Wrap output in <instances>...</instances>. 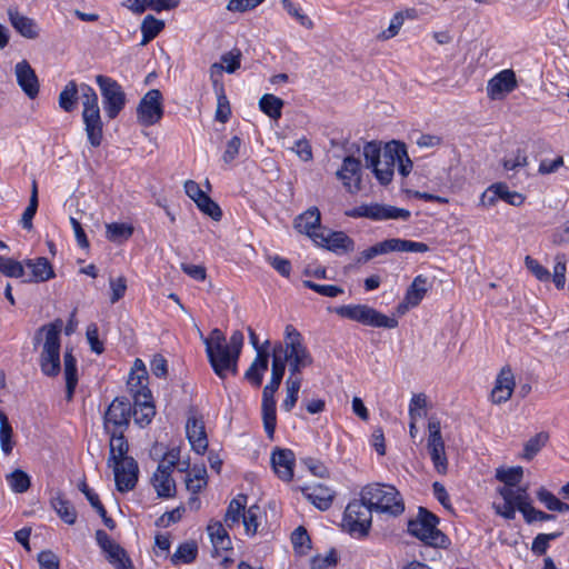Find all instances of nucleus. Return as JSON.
<instances>
[{
  "mask_svg": "<svg viewBox=\"0 0 569 569\" xmlns=\"http://www.w3.org/2000/svg\"><path fill=\"white\" fill-rule=\"evenodd\" d=\"M244 337L240 330H234L229 342L223 332L216 328L207 338H203L206 352L214 373L224 379L230 372L237 375L238 360L243 347Z\"/></svg>",
  "mask_w": 569,
  "mask_h": 569,
  "instance_id": "f257e3e1",
  "label": "nucleus"
},
{
  "mask_svg": "<svg viewBox=\"0 0 569 569\" xmlns=\"http://www.w3.org/2000/svg\"><path fill=\"white\" fill-rule=\"evenodd\" d=\"M279 360L286 368L288 365L289 375H300L310 367L313 358L303 342L301 333L292 326L284 328L283 341H278L272 348V361Z\"/></svg>",
  "mask_w": 569,
  "mask_h": 569,
  "instance_id": "f03ea898",
  "label": "nucleus"
},
{
  "mask_svg": "<svg viewBox=\"0 0 569 569\" xmlns=\"http://www.w3.org/2000/svg\"><path fill=\"white\" fill-rule=\"evenodd\" d=\"M62 325L61 319H56L53 322L39 328L34 336V343H39L44 337L40 367L41 371L49 377L57 376L60 372V332Z\"/></svg>",
  "mask_w": 569,
  "mask_h": 569,
  "instance_id": "7ed1b4c3",
  "label": "nucleus"
},
{
  "mask_svg": "<svg viewBox=\"0 0 569 569\" xmlns=\"http://www.w3.org/2000/svg\"><path fill=\"white\" fill-rule=\"evenodd\" d=\"M360 497L370 503L377 512L396 517L405 510V503L399 491L390 485H368L362 488Z\"/></svg>",
  "mask_w": 569,
  "mask_h": 569,
  "instance_id": "20e7f679",
  "label": "nucleus"
},
{
  "mask_svg": "<svg viewBox=\"0 0 569 569\" xmlns=\"http://www.w3.org/2000/svg\"><path fill=\"white\" fill-rule=\"evenodd\" d=\"M439 519L426 508L420 507L416 518L408 521V532L433 548H447L449 538L438 529Z\"/></svg>",
  "mask_w": 569,
  "mask_h": 569,
  "instance_id": "39448f33",
  "label": "nucleus"
},
{
  "mask_svg": "<svg viewBox=\"0 0 569 569\" xmlns=\"http://www.w3.org/2000/svg\"><path fill=\"white\" fill-rule=\"evenodd\" d=\"M80 90L83 106L82 120L88 140L92 147H99L102 142L103 124L100 116L98 96L88 84H81Z\"/></svg>",
  "mask_w": 569,
  "mask_h": 569,
  "instance_id": "423d86ee",
  "label": "nucleus"
},
{
  "mask_svg": "<svg viewBox=\"0 0 569 569\" xmlns=\"http://www.w3.org/2000/svg\"><path fill=\"white\" fill-rule=\"evenodd\" d=\"M284 375V367L279 360L272 361L271 379L262 390L261 413L263 428L269 439H273L277 415L274 393L278 391Z\"/></svg>",
  "mask_w": 569,
  "mask_h": 569,
  "instance_id": "0eeeda50",
  "label": "nucleus"
},
{
  "mask_svg": "<svg viewBox=\"0 0 569 569\" xmlns=\"http://www.w3.org/2000/svg\"><path fill=\"white\" fill-rule=\"evenodd\" d=\"M335 312L352 321L375 328L393 329L398 326V320L388 317L367 305H346L335 308Z\"/></svg>",
  "mask_w": 569,
  "mask_h": 569,
  "instance_id": "6e6552de",
  "label": "nucleus"
},
{
  "mask_svg": "<svg viewBox=\"0 0 569 569\" xmlns=\"http://www.w3.org/2000/svg\"><path fill=\"white\" fill-rule=\"evenodd\" d=\"M375 509L362 497L348 503L343 522L351 535L366 537L369 533Z\"/></svg>",
  "mask_w": 569,
  "mask_h": 569,
  "instance_id": "1a4fd4ad",
  "label": "nucleus"
},
{
  "mask_svg": "<svg viewBox=\"0 0 569 569\" xmlns=\"http://www.w3.org/2000/svg\"><path fill=\"white\" fill-rule=\"evenodd\" d=\"M428 250L429 247L423 242L391 238L378 242L363 250L357 261L358 263H366L377 256L387 254L390 252H427Z\"/></svg>",
  "mask_w": 569,
  "mask_h": 569,
  "instance_id": "9d476101",
  "label": "nucleus"
},
{
  "mask_svg": "<svg viewBox=\"0 0 569 569\" xmlns=\"http://www.w3.org/2000/svg\"><path fill=\"white\" fill-rule=\"evenodd\" d=\"M96 81L103 99L104 111L110 119H114L126 104V94L121 86L110 77L99 74Z\"/></svg>",
  "mask_w": 569,
  "mask_h": 569,
  "instance_id": "9b49d317",
  "label": "nucleus"
},
{
  "mask_svg": "<svg viewBox=\"0 0 569 569\" xmlns=\"http://www.w3.org/2000/svg\"><path fill=\"white\" fill-rule=\"evenodd\" d=\"M346 214L351 218H368L376 221L389 219L408 220L410 218V211L407 209L377 202L360 204L347 211Z\"/></svg>",
  "mask_w": 569,
  "mask_h": 569,
  "instance_id": "f8f14e48",
  "label": "nucleus"
},
{
  "mask_svg": "<svg viewBox=\"0 0 569 569\" xmlns=\"http://www.w3.org/2000/svg\"><path fill=\"white\" fill-rule=\"evenodd\" d=\"M131 405L124 398H116L103 416V428L108 435L124 432L129 426Z\"/></svg>",
  "mask_w": 569,
  "mask_h": 569,
  "instance_id": "ddd939ff",
  "label": "nucleus"
},
{
  "mask_svg": "<svg viewBox=\"0 0 569 569\" xmlns=\"http://www.w3.org/2000/svg\"><path fill=\"white\" fill-rule=\"evenodd\" d=\"M163 117L162 93L158 89L149 90L137 108L138 122L144 127L158 123Z\"/></svg>",
  "mask_w": 569,
  "mask_h": 569,
  "instance_id": "4468645a",
  "label": "nucleus"
},
{
  "mask_svg": "<svg viewBox=\"0 0 569 569\" xmlns=\"http://www.w3.org/2000/svg\"><path fill=\"white\" fill-rule=\"evenodd\" d=\"M96 540L106 559L114 569H134L127 551L103 530H97Z\"/></svg>",
  "mask_w": 569,
  "mask_h": 569,
  "instance_id": "2eb2a0df",
  "label": "nucleus"
},
{
  "mask_svg": "<svg viewBox=\"0 0 569 569\" xmlns=\"http://www.w3.org/2000/svg\"><path fill=\"white\" fill-rule=\"evenodd\" d=\"M363 157L367 168H371L375 177L381 184H388L393 178L395 170L381 159V147L375 141L367 142L363 147Z\"/></svg>",
  "mask_w": 569,
  "mask_h": 569,
  "instance_id": "dca6fc26",
  "label": "nucleus"
},
{
  "mask_svg": "<svg viewBox=\"0 0 569 569\" xmlns=\"http://www.w3.org/2000/svg\"><path fill=\"white\" fill-rule=\"evenodd\" d=\"M108 466L113 469L118 491L128 492L136 487L138 482L139 467L133 458L116 461Z\"/></svg>",
  "mask_w": 569,
  "mask_h": 569,
  "instance_id": "f3484780",
  "label": "nucleus"
},
{
  "mask_svg": "<svg viewBox=\"0 0 569 569\" xmlns=\"http://www.w3.org/2000/svg\"><path fill=\"white\" fill-rule=\"evenodd\" d=\"M381 159L395 170L396 166L401 176L407 177L412 170V161L408 157L406 146L398 141H390L381 149Z\"/></svg>",
  "mask_w": 569,
  "mask_h": 569,
  "instance_id": "a211bd4d",
  "label": "nucleus"
},
{
  "mask_svg": "<svg viewBox=\"0 0 569 569\" xmlns=\"http://www.w3.org/2000/svg\"><path fill=\"white\" fill-rule=\"evenodd\" d=\"M336 177L342 182L349 193H357L361 190V162L359 159L348 156L342 160Z\"/></svg>",
  "mask_w": 569,
  "mask_h": 569,
  "instance_id": "6ab92c4d",
  "label": "nucleus"
},
{
  "mask_svg": "<svg viewBox=\"0 0 569 569\" xmlns=\"http://www.w3.org/2000/svg\"><path fill=\"white\" fill-rule=\"evenodd\" d=\"M516 73L511 69H505L488 81L487 94L491 100L502 99L517 88Z\"/></svg>",
  "mask_w": 569,
  "mask_h": 569,
  "instance_id": "aec40b11",
  "label": "nucleus"
},
{
  "mask_svg": "<svg viewBox=\"0 0 569 569\" xmlns=\"http://www.w3.org/2000/svg\"><path fill=\"white\" fill-rule=\"evenodd\" d=\"M515 387L516 380L511 368L508 366L501 368V370L497 375L495 386L491 390V401L495 405H501L507 402L511 398Z\"/></svg>",
  "mask_w": 569,
  "mask_h": 569,
  "instance_id": "412c9836",
  "label": "nucleus"
},
{
  "mask_svg": "<svg viewBox=\"0 0 569 569\" xmlns=\"http://www.w3.org/2000/svg\"><path fill=\"white\" fill-rule=\"evenodd\" d=\"M17 82L26 96L34 99L39 94L40 83L36 71L27 60L18 62L14 67Z\"/></svg>",
  "mask_w": 569,
  "mask_h": 569,
  "instance_id": "4be33fe9",
  "label": "nucleus"
},
{
  "mask_svg": "<svg viewBox=\"0 0 569 569\" xmlns=\"http://www.w3.org/2000/svg\"><path fill=\"white\" fill-rule=\"evenodd\" d=\"M23 264L24 270H28L23 277V282L39 283L48 281L54 277L53 268L44 257L27 259L23 261Z\"/></svg>",
  "mask_w": 569,
  "mask_h": 569,
  "instance_id": "5701e85b",
  "label": "nucleus"
},
{
  "mask_svg": "<svg viewBox=\"0 0 569 569\" xmlns=\"http://www.w3.org/2000/svg\"><path fill=\"white\" fill-rule=\"evenodd\" d=\"M315 242L332 252L347 253L355 250V241L342 231H329L316 236Z\"/></svg>",
  "mask_w": 569,
  "mask_h": 569,
  "instance_id": "b1692460",
  "label": "nucleus"
},
{
  "mask_svg": "<svg viewBox=\"0 0 569 569\" xmlns=\"http://www.w3.org/2000/svg\"><path fill=\"white\" fill-rule=\"evenodd\" d=\"M271 465L280 479L283 481L292 479L295 455L290 449H276L271 455Z\"/></svg>",
  "mask_w": 569,
  "mask_h": 569,
  "instance_id": "393cba45",
  "label": "nucleus"
},
{
  "mask_svg": "<svg viewBox=\"0 0 569 569\" xmlns=\"http://www.w3.org/2000/svg\"><path fill=\"white\" fill-rule=\"evenodd\" d=\"M8 19L13 29L23 38L36 39L39 37V28L36 21L19 12L17 8L7 10Z\"/></svg>",
  "mask_w": 569,
  "mask_h": 569,
  "instance_id": "a878e982",
  "label": "nucleus"
},
{
  "mask_svg": "<svg viewBox=\"0 0 569 569\" xmlns=\"http://www.w3.org/2000/svg\"><path fill=\"white\" fill-rule=\"evenodd\" d=\"M186 432L192 449L199 455L204 453L208 448V439L202 420L190 417L186 423Z\"/></svg>",
  "mask_w": 569,
  "mask_h": 569,
  "instance_id": "bb28decb",
  "label": "nucleus"
},
{
  "mask_svg": "<svg viewBox=\"0 0 569 569\" xmlns=\"http://www.w3.org/2000/svg\"><path fill=\"white\" fill-rule=\"evenodd\" d=\"M320 221L321 217L319 209L317 207H311L296 218L295 228L315 241L316 236H320L322 233L317 231L320 228Z\"/></svg>",
  "mask_w": 569,
  "mask_h": 569,
  "instance_id": "cd10ccee",
  "label": "nucleus"
},
{
  "mask_svg": "<svg viewBox=\"0 0 569 569\" xmlns=\"http://www.w3.org/2000/svg\"><path fill=\"white\" fill-rule=\"evenodd\" d=\"M302 491L306 498L320 510L329 509L335 498V491L321 483L307 486Z\"/></svg>",
  "mask_w": 569,
  "mask_h": 569,
  "instance_id": "c85d7f7f",
  "label": "nucleus"
},
{
  "mask_svg": "<svg viewBox=\"0 0 569 569\" xmlns=\"http://www.w3.org/2000/svg\"><path fill=\"white\" fill-rule=\"evenodd\" d=\"M166 462H160L152 477V485L161 498L172 497L176 492V483L171 477V469L164 468Z\"/></svg>",
  "mask_w": 569,
  "mask_h": 569,
  "instance_id": "c756f323",
  "label": "nucleus"
},
{
  "mask_svg": "<svg viewBox=\"0 0 569 569\" xmlns=\"http://www.w3.org/2000/svg\"><path fill=\"white\" fill-rule=\"evenodd\" d=\"M269 366V351L258 350L256 358L244 373V378L256 388L260 387L263 380L264 372Z\"/></svg>",
  "mask_w": 569,
  "mask_h": 569,
  "instance_id": "7c9ffc66",
  "label": "nucleus"
},
{
  "mask_svg": "<svg viewBox=\"0 0 569 569\" xmlns=\"http://www.w3.org/2000/svg\"><path fill=\"white\" fill-rule=\"evenodd\" d=\"M498 492L503 500L511 501L520 512L531 505L526 487H499Z\"/></svg>",
  "mask_w": 569,
  "mask_h": 569,
  "instance_id": "2f4dec72",
  "label": "nucleus"
},
{
  "mask_svg": "<svg viewBox=\"0 0 569 569\" xmlns=\"http://www.w3.org/2000/svg\"><path fill=\"white\" fill-rule=\"evenodd\" d=\"M150 399L151 398L143 399L142 397L134 398V409L131 413L134 422L140 427L149 425L156 415V408Z\"/></svg>",
  "mask_w": 569,
  "mask_h": 569,
  "instance_id": "473e14b6",
  "label": "nucleus"
},
{
  "mask_svg": "<svg viewBox=\"0 0 569 569\" xmlns=\"http://www.w3.org/2000/svg\"><path fill=\"white\" fill-rule=\"evenodd\" d=\"M246 495H238L230 501L223 519L228 528H233L234 526L239 525L240 519H243V513L246 512Z\"/></svg>",
  "mask_w": 569,
  "mask_h": 569,
  "instance_id": "72a5a7b5",
  "label": "nucleus"
},
{
  "mask_svg": "<svg viewBox=\"0 0 569 569\" xmlns=\"http://www.w3.org/2000/svg\"><path fill=\"white\" fill-rule=\"evenodd\" d=\"M241 56L242 54L239 49H232L231 51L223 53L221 56V62H216L210 67L211 77H213L214 73H221L223 70L228 73H233L240 68Z\"/></svg>",
  "mask_w": 569,
  "mask_h": 569,
  "instance_id": "f704fd0d",
  "label": "nucleus"
},
{
  "mask_svg": "<svg viewBox=\"0 0 569 569\" xmlns=\"http://www.w3.org/2000/svg\"><path fill=\"white\" fill-rule=\"evenodd\" d=\"M427 448L436 471L440 475L447 473L448 460L443 440L428 441Z\"/></svg>",
  "mask_w": 569,
  "mask_h": 569,
  "instance_id": "c9c22d12",
  "label": "nucleus"
},
{
  "mask_svg": "<svg viewBox=\"0 0 569 569\" xmlns=\"http://www.w3.org/2000/svg\"><path fill=\"white\" fill-rule=\"evenodd\" d=\"M147 370L138 369L137 371H131L128 379V387L130 392L134 398L142 397L143 399L151 398L150 390L147 388Z\"/></svg>",
  "mask_w": 569,
  "mask_h": 569,
  "instance_id": "e433bc0d",
  "label": "nucleus"
},
{
  "mask_svg": "<svg viewBox=\"0 0 569 569\" xmlns=\"http://www.w3.org/2000/svg\"><path fill=\"white\" fill-rule=\"evenodd\" d=\"M124 432H116V435H109L110 436V456L108 458V465H111L116 461H122L124 459H130L128 450L129 446L124 438Z\"/></svg>",
  "mask_w": 569,
  "mask_h": 569,
  "instance_id": "4c0bfd02",
  "label": "nucleus"
},
{
  "mask_svg": "<svg viewBox=\"0 0 569 569\" xmlns=\"http://www.w3.org/2000/svg\"><path fill=\"white\" fill-rule=\"evenodd\" d=\"M429 288L428 278L422 274L417 276L406 291L407 301L411 306H418L429 291Z\"/></svg>",
  "mask_w": 569,
  "mask_h": 569,
  "instance_id": "58836bf2",
  "label": "nucleus"
},
{
  "mask_svg": "<svg viewBox=\"0 0 569 569\" xmlns=\"http://www.w3.org/2000/svg\"><path fill=\"white\" fill-rule=\"evenodd\" d=\"M302 377L300 375H289L286 380V398L282 401V409L290 412L296 406L299 397Z\"/></svg>",
  "mask_w": 569,
  "mask_h": 569,
  "instance_id": "ea45409f",
  "label": "nucleus"
},
{
  "mask_svg": "<svg viewBox=\"0 0 569 569\" xmlns=\"http://www.w3.org/2000/svg\"><path fill=\"white\" fill-rule=\"evenodd\" d=\"M67 399L71 400L78 383L77 360L71 351H66L63 357Z\"/></svg>",
  "mask_w": 569,
  "mask_h": 569,
  "instance_id": "a19ab883",
  "label": "nucleus"
},
{
  "mask_svg": "<svg viewBox=\"0 0 569 569\" xmlns=\"http://www.w3.org/2000/svg\"><path fill=\"white\" fill-rule=\"evenodd\" d=\"M207 531L217 550H228L231 548V540L221 522H210L207 527Z\"/></svg>",
  "mask_w": 569,
  "mask_h": 569,
  "instance_id": "79ce46f5",
  "label": "nucleus"
},
{
  "mask_svg": "<svg viewBox=\"0 0 569 569\" xmlns=\"http://www.w3.org/2000/svg\"><path fill=\"white\" fill-rule=\"evenodd\" d=\"M283 104L282 99L271 93L263 94L259 100L260 110L274 120L281 117Z\"/></svg>",
  "mask_w": 569,
  "mask_h": 569,
  "instance_id": "37998d69",
  "label": "nucleus"
},
{
  "mask_svg": "<svg viewBox=\"0 0 569 569\" xmlns=\"http://www.w3.org/2000/svg\"><path fill=\"white\" fill-rule=\"evenodd\" d=\"M163 28L164 21L157 19L152 14L146 16L141 23V44L146 46L149 43L163 30Z\"/></svg>",
  "mask_w": 569,
  "mask_h": 569,
  "instance_id": "c03bdc74",
  "label": "nucleus"
},
{
  "mask_svg": "<svg viewBox=\"0 0 569 569\" xmlns=\"http://www.w3.org/2000/svg\"><path fill=\"white\" fill-rule=\"evenodd\" d=\"M133 233V227L129 223L112 222L106 224V237L109 241L121 243Z\"/></svg>",
  "mask_w": 569,
  "mask_h": 569,
  "instance_id": "a18cd8bd",
  "label": "nucleus"
},
{
  "mask_svg": "<svg viewBox=\"0 0 569 569\" xmlns=\"http://www.w3.org/2000/svg\"><path fill=\"white\" fill-rule=\"evenodd\" d=\"M413 13H415L413 10H407L406 12H397L392 17L389 27L386 30L381 31L377 38L381 41H386V40H389V39L396 37L399 33L401 27L403 26L405 19L406 18L413 19L415 18Z\"/></svg>",
  "mask_w": 569,
  "mask_h": 569,
  "instance_id": "49530a36",
  "label": "nucleus"
},
{
  "mask_svg": "<svg viewBox=\"0 0 569 569\" xmlns=\"http://www.w3.org/2000/svg\"><path fill=\"white\" fill-rule=\"evenodd\" d=\"M198 555V546L194 541L181 543L176 552L171 556L173 565L191 563Z\"/></svg>",
  "mask_w": 569,
  "mask_h": 569,
  "instance_id": "de8ad7c7",
  "label": "nucleus"
},
{
  "mask_svg": "<svg viewBox=\"0 0 569 569\" xmlns=\"http://www.w3.org/2000/svg\"><path fill=\"white\" fill-rule=\"evenodd\" d=\"M78 100V86L71 80L59 94V107L66 112L74 110Z\"/></svg>",
  "mask_w": 569,
  "mask_h": 569,
  "instance_id": "09e8293b",
  "label": "nucleus"
},
{
  "mask_svg": "<svg viewBox=\"0 0 569 569\" xmlns=\"http://www.w3.org/2000/svg\"><path fill=\"white\" fill-rule=\"evenodd\" d=\"M187 489L198 493L207 486V470L204 467H193L186 479Z\"/></svg>",
  "mask_w": 569,
  "mask_h": 569,
  "instance_id": "8fccbe9b",
  "label": "nucleus"
},
{
  "mask_svg": "<svg viewBox=\"0 0 569 569\" xmlns=\"http://www.w3.org/2000/svg\"><path fill=\"white\" fill-rule=\"evenodd\" d=\"M523 476V469L520 466L511 468H498L496 470L497 480L503 483L502 487H516Z\"/></svg>",
  "mask_w": 569,
  "mask_h": 569,
  "instance_id": "3c124183",
  "label": "nucleus"
},
{
  "mask_svg": "<svg viewBox=\"0 0 569 569\" xmlns=\"http://www.w3.org/2000/svg\"><path fill=\"white\" fill-rule=\"evenodd\" d=\"M52 508L59 517L68 525H73L77 520V512L71 503L58 496L51 500Z\"/></svg>",
  "mask_w": 569,
  "mask_h": 569,
  "instance_id": "603ef678",
  "label": "nucleus"
},
{
  "mask_svg": "<svg viewBox=\"0 0 569 569\" xmlns=\"http://www.w3.org/2000/svg\"><path fill=\"white\" fill-rule=\"evenodd\" d=\"M490 190L498 194V198L508 202L511 206H521L525 202V197L517 192L511 191L507 184L499 182L490 186Z\"/></svg>",
  "mask_w": 569,
  "mask_h": 569,
  "instance_id": "864d4df0",
  "label": "nucleus"
},
{
  "mask_svg": "<svg viewBox=\"0 0 569 569\" xmlns=\"http://www.w3.org/2000/svg\"><path fill=\"white\" fill-rule=\"evenodd\" d=\"M537 498L548 510L558 512H569V505L559 500L552 492L545 488L537 491Z\"/></svg>",
  "mask_w": 569,
  "mask_h": 569,
  "instance_id": "5fc2aeb1",
  "label": "nucleus"
},
{
  "mask_svg": "<svg viewBox=\"0 0 569 569\" xmlns=\"http://www.w3.org/2000/svg\"><path fill=\"white\" fill-rule=\"evenodd\" d=\"M7 481L11 490L17 493L26 492L31 486L30 477L21 469H16L7 475Z\"/></svg>",
  "mask_w": 569,
  "mask_h": 569,
  "instance_id": "6e6d98bb",
  "label": "nucleus"
},
{
  "mask_svg": "<svg viewBox=\"0 0 569 569\" xmlns=\"http://www.w3.org/2000/svg\"><path fill=\"white\" fill-rule=\"evenodd\" d=\"M38 209V186L37 181H32V188H31V196L28 207L24 209L22 217H21V226L30 230L32 228V219L37 212Z\"/></svg>",
  "mask_w": 569,
  "mask_h": 569,
  "instance_id": "4d7b16f0",
  "label": "nucleus"
},
{
  "mask_svg": "<svg viewBox=\"0 0 569 569\" xmlns=\"http://www.w3.org/2000/svg\"><path fill=\"white\" fill-rule=\"evenodd\" d=\"M0 272L9 278H23L26 274L23 262L0 256Z\"/></svg>",
  "mask_w": 569,
  "mask_h": 569,
  "instance_id": "13d9d810",
  "label": "nucleus"
},
{
  "mask_svg": "<svg viewBox=\"0 0 569 569\" xmlns=\"http://www.w3.org/2000/svg\"><path fill=\"white\" fill-rule=\"evenodd\" d=\"M549 435L545 431L531 437L525 445L523 458L531 460L548 442Z\"/></svg>",
  "mask_w": 569,
  "mask_h": 569,
  "instance_id": "bf43d9fd",
  "label": "nucleus"
},
{
  "mask_svg": "<svg viewBox=\"0 0 569 569\" xmlns=\"http://www.w3.org/2000/svg\"><path fill=\"white\" fill-rule=\"evenodd\" d=\"M260 517V507L257 505H253L249 507L246 512L243 513V526L246 533L248 536H254L258 532L259 528V521L258 518Z\"/></svg>",
  "mask_w": 569,
  "mask_h": 569,
  "instance_id": "052dcab7",
  "label": "nucleus"
},
{
  "mask_svg": "<svg viewBox=\"0 0 569 569\" xmlns=\"http://www.w3.org/2000/svg\"><path fill=\"white\" fill-rule=\"evenodd\" d=\"M196 204L200 211L208 214L214 221H219L221 219L222 211L220 207L208 194H204Z\"/></svg>",
  "mask_w": 569,
  "mask_h": 569,
  "instance_id": "680f3d73",
  "label": "nucleus"
},
{
  "mask_svg": "<svg viewBox=\"0 0 569 569\" xmlns=\"http://www.w3.org/2000/svg\"><path fill=\"white\" fill-rule=\"evenodd\" d=\"M293 549L298 553H305L310 548V538L303 527H298L291 535Z\"/></svg>",
  "mask_w": 569,
  "mask_h": 569,
  "instance_id": "e2e57ef3",
  "label": "nucleus"
},
{
  "mask_svg": "<svg viewBox=\"0 0 569 569\" xmlns=\"http://www.w3.org/2000/svg\"><path fill=\"white\" fill-rule=\"evenodd\" d=\"M566 260L565 256L557 254L556 256V263L553 267V274H552V281L557 289L561 290L565 288L566 284Z\"/></svg>",
  "mask_w": 569,
  "mask_h": 569,
  "instance_id": "0e129e2a",
  "label": "nucleus"
},
{
  "mask_svg": "<svg viewBox=\"0 0 569 569\" xmlns=\"http://www.w3.org/2000/svg\"><path fill=\"white\" fill-rule=\"evenodd\" d=\"M561 536V532L539 533L532 541L531 550L537 555H545L549 542Z\"/></svg>",
  "mask_w": 569,
  "mask_h": 569,
  "instance_id": "69168bd1",
  "label": "nucleus"
},
{
  "mask_svg": "<svg viewBox=\"0 0 569 569\" xmlns=\"http://www.w3.org/2000/svg\"><path fill=\"white\" fill-rule=\"evenodd\" d=\"M525 264L527 269L539 280V281H548L551 277L549 270L539 263L538 260L533 259L530 256L525 258Z\"/></svg>",
  "mask_w": 569,
  "mask_h": 569,
  "instance_id": "338daca9",
  "label": "nucleus"
},
{
  "mask_svg": "<svg viewBox=\"0 0 569 569\" xmlns=\"http://www.w3.org/2000/svg\"><path fill=\"white\" fill-rule=\"evenodd\" d=\"M338 557L335 550H330L325 556H316L311 560V569H328L337 565Z\"/></svg>",
  "mask_w": 569,
  "mask_h": 569,
  "instance_id": "774afa93",
  "label": "nucleus"
}]
</instances>
